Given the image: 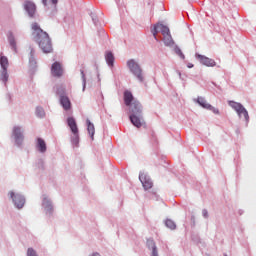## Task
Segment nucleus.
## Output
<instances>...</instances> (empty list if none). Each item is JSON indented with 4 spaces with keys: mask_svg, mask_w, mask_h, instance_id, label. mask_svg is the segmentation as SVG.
<instances>
[{
    "mask_svg": "<svg viewBox=\"0 0 256 256\" xmlns=\"http://www.w3.org/2000/svg\"><path fill=\"white\" fill-rule=\"evenodd\" d=\"M31 29L34 35H36L37 43L40 49H42L43 53H51L53 51V44L51 43L49 34L43 31L37 22L32 23Z\"/></svg>",
    "mask_w": 256,
    "mask_h": 256,
    "instance_id": "f257e3e1",
    "label": "nucleus"
},
{
    "mask_svg": "<svg viewBox=\"0 0 256 256\" xmlns=\"http://www.w3.org/2000/svg\"><path fill=\"white\" fill-rule=\"evenodd\" d=\"M141 103L139 101H134L131 105L130 111L132 115H130V121L134 125V127H141L143 125V120L141 119L142 112Z\"/></svg>",
    "mask_w": 256,
    "mask_h": 256,
    "instance_id": "f03ea898",
    "label": "nucleus"
},
{
    "mask_svg": "<svg viewBox=\"0 0 256 256\" xmlns=\"http://www.w3.org/2000/svg\"><path fill=\"white\" fill-rule=\"evenodd\" d=\"M127 66L130 69L131 73H133V75H135V77H137V79L140 82H143V70L141 69V66H139V64L137 62H135V60H129L127 62Z\"/></svg>",
    "mask_w": 256,
    "mask_h": 256,
    "instance_id": "7ed1b4c3",
    "label": "nucleus"
},
{
    "mask_svg": "<svg viewBox=\"0 0 256 256\" xmlns=\"http://www.w3.org/2000/svg\"><path fill=\"white\" fill-rule=\"evenodd\" d=\"M228 105L232 107V109H235L239 117H244L245 121H249V112H247V109H245V107H243L241 103L229 101Z\"/></svg>",
    "mask_w": 256,
    "mask_h": 256,
    "instance_id": "20e7f679",
    "label": "nucleus"
},
{
    "mask_svg": "<svg viewBox=\"0 0 256 256\" xmlns=\"http://www.w3.org/2000/svg\"><path fill=\"white\" fill-rule=\"evenodd\" d=\"M162 33L163 37H165V35H169L171 33V31L169 30V27L165 26L164 24L158 23L156 25H154L153 29L151 30L153 37L156 41L157 40V34Z\"/></svg>",
    "mask_w": 256,
    "mask_h": 256,
    "instance_id": "39448f33",
    "label": "nucleus"
},
{
    "mask_svg": "<svg viewBox=\"0 0 256 256\" xmlns=\"http://www.w3.org/2000/svg\"><path fill=\"white\" fill-rule=\"evenodd\" d=\"M197 103L200 104L203 109H207L208 111H212L214 115H219V109L213 107L211 104L207 103V100L203 97H199L197 99Z\"/></svg>",
    "mask_w": 256,
    "mask_h": 256,
    "instance_id": "423d86ee",
    "label": "nucleus"
},
{
    "mask_svg": "<svg viewBox=\"0 0 256 256\" xmlns=\"http://www.w3.org/2000/svg\"><path fill=\"white\" fill-rule=\"evenodd\" d=\"M10 197L13 199V202L17 209H23V206L25 205V198L23 196L17 194L15 195L14 192H10Z\"/></svg>",
    "mask_w": 256,
    "mask_h": 256,
    "instance_id": "0eeeda50",
    "label": "nucleus"
},
{
    "mask_svg": "<svg viewBox=\"0 0 256 256\" xmlns=\"http://www.w3.org/2000/svg\"><path fill=\"white\" fill-rule=\"evenodd\" d=\"M13 137L15 139V143L17 145H22L23 144V139L25 137L23 136V132L21 131V127L16 126L13 128Z\"/></svg>",
    "mask_w": 256,
    "mask_h": 256,
    "instance_id": "6e6552de",
    "label": "nucleus"
},
{
    "mask_svg": "<svg viewBox=\"0 0 256 256\" xmlns=\"http://www.w3.org/2000/svg\"><path fill=\"white\" fill-rule=\"evenodd\" d=\"M196 57H197V59H199L200 63H202V65H205L206 67H215V65H217L215 60H213L207 56L198 54V55H196Z\"/></svg>",
    "mask_w": 256,
    "mask_h": 256,
    "instance_id": "1a4fd4ad",
    "label": "nucleus"
},
{
    "mask_svg": "<svg viewBox=\"0 0 256 256\" xmlns=\"http://www.w3.org/2000/svg\"><path fill=\"white\" fill-rule=\"evenodd\" d=\"M67 125L71 129L73 135L75 137H79V128L77 127V121H75V118L68 117L67 118Z\"/></svg>",
    "mask_w": 256,
    "mask_h": 256,
    "instance_id": "9d476101",
    "label": "nucleus"
},
{
    "mask_svg": "<svg viewBox=\"0 0 256 256\" xmlns=\"http://www.w3.org/2000/svg\"><path fill=\"white\" fill-rule=\"evenodd\" d=\"M53 77H61L63 75V66L59 62H54L51 67Z\"/></svg>",
    "mask_w": 256,
    "mask_h": 256,
    "instance_id": "9b49d317",
    "label": "nucleus"
},
{
    "mask_svg": "<svg viewBox=\"0 0 256 256\" xmlns=\"http://www.w3.org/2000/svg\"><path fill=\"white\" fill-rule=\"evenodd\" d=\"M24 9L27 11L29 17H35V11H37V6H35V3L26 1L24 3Z\"/></svg>",
    "mask_w": 256,
    "mask_h": 256,
    "instance_id": "f8f14e48",
    "label": "nucleus"
},
{
    "mask_svg": "<svg viewBox=\"0 0 256 256\" xmlns=\"http://www.w3.org/2000/svg\"><path fill=\"white\" fill-rule=\"evenodd\" d=\"M139 179L146 191L147 189H151V187H153V182H151V180L147 178V175H145L144 173H141L139 175Z\"/></svg>",
    "mask_w": 256,
    "mask_h": 256,
    "instance_id": "ddd939ff",
    "label": "nucleus"
},
{
    "mask_svg": "<svg viewBox=\"0 0 256 256\" xmlns=\"http://www.w3.org/2000/svg\"><path fill=\"white\" fill-rule=\"evenodd\" d=\"M60 105L63 107L64 111H71V100L65 95L60 96Z\"/></svg>",
    "mask_w": 256,
    "mask_h": 256,
    "instance_id": "4468645a",
    "label": "nucleus"
},
{
    "mask_svg": "<svg viewBox=\"0 0 256 256\" xmlns=\"http://www.w3.org/2000/svg\"><path fill=\"white\" fill-rule=\"evenodd\" d=\"M36 149H38L40 153H45V151H47V144L43 138H37Z\"/></svg>",
    "mask_w": 256,
    "mask_h": 256,
    "instance_id": "2eb2a0df",
    "label": "nucleus"
},
{
    "mask_svg": "<svg viewBox=\"0 0 256 256\" xmlns=\"http://www.w3.org/2000/svg\"><path fill=\"white\" fill-rule=\"evenodd\" d=\"M86 125H87V131L91 137V139H94L95 136V125L91 123V120L87 119L86 120Z\"/></svg>",
    "mask_w": 256,
    "mask_h": 256,
    "instance_id": "dca6fc26",
    "label": "nucleus"
},
{
    "mask_svg": "<svg viewBox=\"0 0 256 256\" xmlns=\"http://www.w3.org/2000/svg\"><path fill=\"white\" fill-rule=\"evenodd\" d=\"M133 102V94L130 91L124 92V103L127 107L133 105L131 104Z\"/></svg>",
    "mask_w": 256,
    "mask_h": 256,
    "instance_id": "f3484780",
    "label": "nucleus"
},
{
    "mask_svg": "<svg viewBox=\"0 0 256 256\" xmlns=\"http://www.w3.org/2000/svg\"><path fill=\"white\" fill-rule=\"evenodd\" d=\"M163 41H164V45H166L167 47H171L172 45H174L173 37L171 36V33L163 36Z\"/></svg>",
    "mask_w": 256,
    "mask_h": 256,
    "instance_id": "a211bd4d",
    "label": "nucleus"
},
{
    "mask_svg": "<svg viewBox=\"0 0 256 256\" xmlns=\"http://www.w3.org/2000/svg\"><path fill=\"white\" fill-rule=\"evenodd\" d=\"M147 245H148V247L152 248V256H159V254L157 252V246L155 245V241L148 240Z\"/></svg>",
    "mask_w": 256,
    "mask_h": 256,
    "instance_id": "6ab92c4d",
    "label": "nucleus"
},
{
    "mask_svg": "<svg viewBox=\"0 0 256 256\" xmlns=\"http://www.w3.org/2000/svg\"><path fill=\"white\" fill-rule=\"evenodd\" d=\"M106 63L110 66L113 67V63L115 61V57L113 56V53L108 52L105 56Z\"/></svg>",
    "mask_w": 256,
    "mask_h": 256,
    "instance_id": "aec40b11",
    "label": "nucleus"
},
{
    "mask_svg": "<svg viewBox=\"0 0 256 256\" xmlns=\"http://www.w3.org/2000/svg\"><path fill=\"white\" fill-rule=\"evenodd\" d=\"M0 65L2 69H8L9 67V60L5 56H1L0 58Z\"/></svg>",
    "mask_w": 256,
    "mask_h": 256,
    "instance_id": "412c9836",
    "label": "nucleus"
},
{
    "mask_svg": "<svg viewBox=\"0 0 256 256\" xmlns=\"http://www.w3.org/2000/svg\"><path fill=\"white\" fill-rule=\"evenodd\" d=\"M0 79L4 83H7V81L9 80V74L7 73V69H2L0 74Z\"/></svg>",
    "mask_w": 256,
    "mask_h": 256,
    "instance_id": "4be33fe9",
    "label": "nucleus"
},
{
    "mask_svg": "<svg viewBox=\"0 0 256 256\" xmlns=\"http://www.w3.org/2000/svg\"><path fill=\"white\" fill-rule=\"evenodd\" d=\"M8 41L11 45V47L14 49V51H17L16 43H15V37L12 36V34L9 35Z\"/></svg>",
    "mask_w": 256,
    "mask_h": 256,
    "instance_id": "5701e85b",
    "label": "nucleus"
},
{
    "mask_svg": "<svg viewBox=\"0 0 256 256\" xmlns=\"http://www.w3.org/2000/svg\"><path fill=\"white\" fill-rule=\"evenodd\" d=\"M166 227H168V229H176L177 225H175V222H173V220L171 219H167L165 222Z\"/></svg>",
    "mask_w": 256,
    "mask_h": 256,
    "instance_id": "b1692460",
    "label": "nucleus"
},
{
    "mask_svg": "<svg viewBox=\"0 0 256 256\" xmlns=\"http://www.w3.org/2000/svg\"><path fill=\"white\" fill-rule=\"evenodd\" d=\"M36 115H37V117H43L45 115V110H43L42 107H37L36 108Z\"/></svg>",
    "mask_w": 256,
    "mask_h": 256,
    "instance_id": "393cba45",
    "label": "nucleus"
},
{
    "mask_svg": "<svg viewBox=\"0 0 256 256\" xmlns=\"http://www.w3.org/2000/svg\"><path fill=\"white\" fill-rule=\"evenodd\" d=\"M27 256H37V252L33 248H28Z\"/></svg>",
    "mask_w": 256,
    "mask_h": 256,
    "instance_id": "a878e982",
    "label": "nucleus"
},
{
    "mask_svg": "<svg viewBox=\"0 0 256 256\" xmlns=\"http://www.w3.org/2000/svg\"><path fill=\"white\" fill-rule=\"evenodd\" d=\"M202 215L203 217H209V213L207 212V210H203Z\"/></svg>",
    "mask_w": 256,
    "mask_h": 256,
    "instance_id": "bb28decb",
    "label": "nucleus"
},
{
    "mask_svg": "<svg viewBox=\"0 0 256 256\" xmlns=\"http://www.w3.org/2000/svg\"><path fill=\"white\" fill-rule=\"evenodd\" d=\"M179 55L182 59H185V55H183V53L181 52V50H179Z\"/></svg>",
    "mask_w": 256,
    "mask_h": 256,
    "instance_id": "cd10ccee",
    "label": "nucleus"
},
{
    "mask_svg": "<svg viewBox=\"0 0 256 256\" xmlns=\"http://www.w3.org/2000/svg\"><path fill=\"white\" fill-rule=\"evenodd\" d=\"M51 2L53 3V5H57L58 0H51Z\"/></svg>",
    "mask_w": 256,
    "mask_h": 256,
    "instance_id": "c85d7f7f",
    "label": "nucleus"
},
{
    "mask_svg": "<svg viewBox=\"0 0 256 256\" xmlns=\"http://www.w3.org/2000/svg\"><path fill=\"white\" fill-rule=\"evenodd\" d=\"M30 54H31V57H33V55H35V51H34V50H31V51H30Z\"/></svg>",
    "mask_w": 256,
    "mask_h": 256,
    "instance_id": "c756f323",
    "label": "nucleus"
},
{
    "mask_svg": "<svg viewBox=\"0 0 256 256\" xmlns=\"http://www.w3.org/2000/svg\"><path fill=\"white\" fill-rule=\"evenodd\" d=\"M188 69H193V64H188Z\"/></svg>",
    "mask_w": 256,
    "mask_h": 256,
    "instance_id": "7c9ffc66",
    "label": "nucleus"
},
{
    "mask_svg": "<svg viewBox=\"0 0 256 256\" xmlns=\"http://www.w3.org/2000/svg\"><path fill=\"white\" fill-rule=\"evenodd\" d=\"M43 5H47V0H42Z\"/></svg>",
    "mask_w": 256,
    "mask_h": 256,
    "instance_id": "2f4dec72",
    "label": "nucleus"
}]
</instances>
